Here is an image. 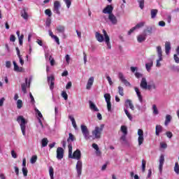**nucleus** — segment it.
<instances>
[{
	"label": "nucleus",
	"instance_id": "9",
	"mask_svg": "<svg viewBox=\"0 0 179 179\" xmlns=\"http://www.w3.org/2000/svg\"><path fill=\"white\" fill-rule=\"evenodd\" d=\"M157 53L159 59L157 60V66H161L160 61L163 60V51L162 50V46L157 47Z\"/></svg>",
	"mask_w": 179,
	"mask_h": 179
},
{
	"label": "nucleus",
	"instance_id": "3",
	"mask_svg": "<svg viewBox=\"0 0 179 179\" xmlns=\"http://www.w3.org/2000/svg\"><path fill=\"white\" fill-rule=\"evenodd\" d=\"M140 87L143 90H156L157 89V86H156V84L155 83H152L151 84L148 85V81L146 80V78H142Z\"/></svg>",
	"mask_w": 179,
	"mask_h": 179
},
{
	"label": "nucleus",
	"instance_id": "50",
	"mask_svg": "<svg viewBox=\"0 0 179 179\" xmlns=\"http://www.w3.org/2000/svg\"><path fill=\"white\" fill-rule=\"evenodd\" d=\"M43 118L38 117V127H41V129H44V124H43Z\"/></svg>",
	"mask_w": 179,
	"mask_h": 179
},
{
	"label": "nucleus",
	"instance_id": "30",
	"mask_svg": "<svg viewBox=\"0 0 179 179\" xmlns=\"http://www.w3.org/2000/svg\"><path fill=\"white\" fill-rule=\"evenodd\" d=\"M103 97H104L106 103L111 102V95H110V94H108V93L105 94L103 95Z\"/></svg>",
	"mask_w": 179,
	"mask_h": 179
},
{
	"label": "nucleus",
	"instance_id": "40",
	"mask_svg": "<svg viewBox=\"0 0 179 179\" xmlns=\"http://www.w3.org/2000/svg\"><path fill=\"white\" fill-rule=\"evenodd\" d=\"M71 141V142H73V141H75V136H73V134H72V133L69 134V138L67 139V142L69 143Z\"/></svg>",
	"mask_w": 179,
	"mask_h": 179
},
{
	"label": "nucleus",
	"instance_id": "44",
	"mask_svg": "<svg viewBox=\"0 0 179 179\" xmlns=\"http://www.w3.org/2000/svg\"><path fill=\"white\" fill-rule=\"evenodd\" d=\"M174 171L176 174H179V164H178V162L175 163Z\"/></svg>",
	"mask_w": 179,
	"mask_h": 179
},
{
	"label": "nucleus",
	"instance_id": "20",
	"mask_svg": "<svg viewBox=\"0 0 179 179\" xmlns=\"http://www.w3.org/2000/svg\"><path fill=\"white\" fill-rule=\"evenodd\" d=\"M163 132V127L162 125L158 124L155 127V135L157 136H160V134Z\"/></svg>",
	"mask_w": 179,
	"mask_h": 179
},
{
	"label": "nucleus",
	"instance_id": "62",
	"mask_svg": "<svg viewBox=\"0 0 179 179\" xmlns=\"http://www.w3.org/2000/svg\"><path fill=\"white\" fill-rule=\"evenodd\" d=\"M10 66H12V63L10 62V61H6V68H10Z\"/></svg>",
	"mask_w": 179,
	"mask_h": 179
},
{
	"label": "nucleus",
	"instance_id": "1",
	"mask_svg": "<svg viewBox=\"0 0 179 179\" xmlns=\"http://www.w3.org/2000/svg\"><path fill=\"white\" fill-rule=\"evenodd\" d=\"M68 148L69 159H75L76 160H78L76 165V170L77 171L78 177H80V176H82V169L83 167V163L80 160L82 152H80V150L77 149L72 155V143H69Z\"/></svg>",
	"mask_w": 179,
	"mask_h": 179
},
{
	"label": "nucleus",
	"instance_id": "6",
	"mask_svg": "<svg viewBox=\"0 0 179 179\" xmlns=\"http://www.w3.org/2000/svg\"><path fill=\"white\" fill-rule=\"evenodd\" d=\"M31 80H33L32 77H29V78H25V83H22L21 85V89L23 92L24 94H26L27 93V87H30V83H31Z\"/></svg>",
	"mask_w": 179,
	"mask_h": 179
},
{
	"label": "nucleus",
	"instance_id": "16",
	"mask_svg": "<svg viewBox=\"0 0 179 179\" xmlns=\"http://www.w3.org/2000/svg\"><path fill=\"white\" fill-rule=\"evenodd\" d=\"M27 12L28 10L26 8H22L21 10V17L24 18V20H29V13Z\"/></svg>",
	"mask_w": 179,
	"mask_h": 179
},
{
	"label": "nucleus",
	"instance_id": "63",
	"mask_svg": "<svg viewBox=\"0 0 179 179\" xmlns=\"http://www.w3.org/2000/svg\"><path fill=\"white\" fill-rule=\"evenodd\" d=\"M108 111L111 112V102H106Z\"/></svg>",
	"mask_w": 179,
	"mask_h": 179
},
{
	"label": "nucleus",
	"instance_id": "10",
	"mask_svg": "<svg viewBox=\"0 0 179 179\" xmlns=\"http://www.w3.org/2000/svg\"><path fill=\"white\" fill-rule=\"evenodd\" d=\"M102 32L103 33L104 36V41L108 48V50H111V43H110V36L107 34V31L105 29H103Z\"/></svg>",
	"mask_w": 179,
	"mask_h": 179
},
{
	"label": "nucleus",
	"instance_id": "17",
	"mask_svg": "<svg viewBox=\"0 0 179 179\" xmlns=\"http://www.w3.org/2000/svg\"><path fill=\"white\" fill-rule=\"evenodd\" d=\"M55 80V78L53 76H48V82L50 83V90H54V82Z\"/></svg>",
	"mask_w": 179,
	"mask_h": 179
},
{
	"label": "nucleus",
	"instance_id": "14",
	"mask_svg": "<svg viewBox=\"0 0 179 179\" xmlns=\"http://www.w3.org/2000/svg\"><path fill=\"white\" fill-rule=\"evenodd\" d=\"M118 76L120 80H121L122 83H124L125 86H131V83L128 82L127 79H125V77L124 76V74H122V73H119Z\"/></svg>",
	"mask_w": 179,
	"mask_h": 179
},
{
	"label": "nucleus",
	"instance_id": "36",
	"mask_svg": "<svg viewBox=\"0 0 179 179\" xmlns=\"http://www.w3.org/2000/svg\"><path fill=\"white\" fill-rule=\"evenodd\" d=\"M22 107H23V101L21 99H18L17 101V108H18V110H20Z\"/></svg>",
	"mask_w": 179,
	"mask_h": 179
},
{
	"label": "nucleus",
	"instance_id": "15",
	"mask_svg": "<svg viewBox=\"0 0 179 179\" xmlns=\"http://www.w3.org/2000/svg\"><path fill=\"white\" fill-rule=\"evenodd\" d=\"M164 164V155H161V156L159 157V170L160 174H162V173L163 171V165Z\"/></svg>",
	"mask_w": 179,
	"mask_h": 179
},
{
	"label": "nucleus",
	"instance_id": "28",
	"mask_svg": "<svg viewBox=\"0 0 179 179\" xmlns=\"http://www.w3.org/2000/svg\"><path fill=\"white\" fill-rule=\"evenodd\" d=\"M146 40V34H141L137 37L138 43H143Z\"/></svg>",
	"mask_w": 179,
	"mask_h": 179
},
{
	"label": "nucleus",
	"instance_id": "53",
	"mask_svg": "<svg viewBox=\"0 0 179 179\" xmlns=\"http://www.w3.org/2000/svg\"><path fill=\"white\" fill-rule=\"evenodd\" d=\"M118 92L120 96H124V88L122 87H118Z\"/></svg>",
	"mask_w": 179,
	"mask_h": 179
},
{
	"label": "nucleus",
	"instance_id": "41",
	"mask_svg": "<svg viewBox=\"0 0 179 179\" xmlns=\"http://www.w3.org/2000/svg\"><path fill=\"white\" fill-rule=\"evenodd\" d=\"M121 131L123 133V134L128 135V129L126 127V126H122Z\"/></svg>",
	"mask_w": 179,
	"mask_h": 179
},
{
	"label": "nucleus",
	"instance_id": "32",
	"mask_svg": "<svg viewBox=\"0 0 179 179\" xmlns=\"http://www.w3.org/2000/svg\"><path fill=\"white\" fill-rule=\"evenodd\" d=\"M55 120H59L61 118V113L58 111V108L55 106Z\"/></svg>",
	"mask_w": 179,
	"mask_h": 179
},
{
	"label": "nucleus",
	"instance_id": "54",
	"mask_svg": "<svg viewBox=\"0 0 179 179\" xmlns=\"http://www.w3.org/2000/svg\"><path fill=\"white\" fill-rule=\"evenodd\" d=\"M45 24H46V27H45L46 29L51 26V19L50 18H48L46 20Z\"/></svg>",
	"mask_w": 179,
	"mask_h": 179
},
{
	"label": "nucleus",
	"instance_id": "55",
	"mask_svg": "<svg viewBox=\"0 0 179 179\" xmlns=\"http://www.w3.org/2000/svg\"><path fill=\"white\" fill-rule=\"evenodd\" d=\"M22 173H23L24 177H27V173H29V171H27V168L22 167Z\"/></svg>",
	"mask_w": 179,
	"mask_h": 179
},
{
	"label": "nucleus",
	"instance_id": "45",
	"mask_svg": "<svg viewBox=\"0 0 179 179\" xmlns=\"http://www.w3.org/2000/svg\"><path fill=\"white\" fill-rule=\"evenodd\" d=\"M23 38H24V35L23 34H21L20 36L18 37L20 45H23Z\"/></svg>",
	"mask_w": 179,
	"mask_h": 179
},
{
	"label": "nucleus",
	"instance_id": "25",
	"mask_svg": "<svg viewBox=\"0 0 179 179\" xmlns=\"http://www.w3.org/2000/svg\"><path fill=\"white\" fill-rule=\"evenodd\" d=\"M89 104H90V110H92L93 111H96V112H98V111H99V108H97V106H96V104H94V103H93V101H89Z\"/></svg>",
	"mask_w": 179,
	"mask_h": 179
},
{
	"label": "nucleus",
	"instance_id": "46",
	"mask_svg": "<svg viewBox=\"0 0 179 179\" xmlns=\"http://www.w3.org/2000/svg\"><path fill=\"white\" fill-rule=\"evenodd\" d=\"M124 113L127 115V117L129 118V120L130 121H132V115H131V113H129V112L128 111V110L124 109Z\"/></svg>",
	"mask_w": 179,
	"mask_h": 179
},
{
	"label": "nucleus",
	"instance_id": "19",
	"mask_svg": "<svg viewBox=\"0 0 179 179\" xmlns=\"http://www.w3.org/2000/svg\"><path fill=\"white\" fill-rule=\"evenodd\" d=\"M55 30L59 34H65V27L64 25H58Z\"/></svg>",
	"mask_w": 179,
	"mask_h": 179
},
{
	"label": "nucleus",
	"instance_id": "47",
	"mask_svg": "<svg viewBox=\"0 0 179 179\" xmlns=\"http://www.w3.org/2000/svg\"><path fill=\"white\" fill-rule=\"evenodd\" d=\"M13 64L14 65V71H15L16 72H20V70L19 69V66L17 65L16 62L13 61Z\"/></svg>",
	"mask_w": 179,
	"mask_h": 179
},
{
	"label": "nucleus",
	"instance_id": "59",
	"mask_svg": "<svg viewBox=\"0 0 179 179\" xmlns=\"http://www.w3.org/2000/svg\"><path fill=\"white\" fill-rule=\"evenodd\" d=\"M62 96L64 97V100H68V94H66V92H62Z\"/></svg>",
	"mask_w": 179,
	"mask_h": 179
},
{
	"label": "nucleus",
	"instance_id": "57",
	"mask_svg": "<svg viewBox=\"0 0 179 179\" xmlns=\"http://www.w3.org/2000/svg\"><path fill=\"white\" fill-rule=\"evenodd\" d=\"M53 12L57 15H61V11H59V8H53Z\"/></svg>",
	"mask_w": 179,
	"mask_h": 179
},
{
	"label": "nucleus",
	"instance_id": "34",
	"mask_svg": "<svg viewBox=\"0 0 179 179\" xmlns=\"http://www.w3.org/2000/svg\"><path fill=\"white\" fill-rule=\"evenodd\" d=\"M157 9H152L151 10V18L152 19H155V17H156L157 15Z\"/></svg>",
	"mask_w": 179,
	"mask_h": 179
},
{
	"label": "nucleus",
	"instance_id": "31",
	"mask_svg": "<svg viewBox=\"0 0 179 179\" xmlns=\"http://www.w3.org/2000/svg\"><path fill=\"white\" fill-rule=\"evenodd\" d=\"M154 27L150 26L148 27L146 29L144 30V33H148V34H152L153 33Z\"/></svg>",
	"mask_w": 179,
	"mask_h": 179
},
{
	"label": "nucleus",
	"instance_id": "24",
	"mask_svg": "<svg viewBox=\"0 0 179 179\" xmlns=\"http://www.w3.org/2000/svg\"><path fill=\"white\" fill-rule=\"evenodd\" d=\"M95 37L99 43H103L104 41V36L99 32H96Z\"/></svg>",
	"mask_w": 179,
	"mask_h": 179
},
{
	"label": "nucleus",
	"instance_id": "23",
	"mask_svg": "<svg viewBox=\"0 0 179 179\" xmlns=\"http://www.w3.org/2000/svg\"><path fill=\"white\" fill-rule=\"evenodd\" d=\"M171 50V43L170 42H166L165 43V52L166 55H169L170 54V51Z\"/></svg>",
	"mask_w": 179,
	"mask_h": 179
},
{
	"label": "nucleus",
	"instance_id": "7",
	"mask_svg": "<svg viewBox=\"0 0 179 179\" xmlns=\"http://www.w3.org/2000/svg\"><path fill=\"white\" fill-rule=\"evenodd\" d=\"M81 132L86 141L92 138V136H90V133L89 131V129H87V127L85 124H81Z\"/></svg>",
	"mask_w": 179,
	"mask_h": 179
},
{
	"label": "nucleus",
	"instance_id": "58",
	"mask_svg": "<svg viewBox=\"0 0 179 179\" xmlns=\"http://www.w3.org/2000/svg\"><path fill=\"white\" fill-rule=\"evenodd\" d=\"M49 61H50L51 66H54V64L55 63V60H54V59H52V56L49 57Z\"/></svg>",
	"mask_w": 179,
	"mask_h": 179
},
{
	"label": "nucleus",
	"instance_id": "43",
	"mask_svg": "<svg viewBox=\"0 0 179 179\" xmlns=\"http://www.w3.org/2000/svg\"><path fill=\"white\" fill-rule=\"evenodd\" d=\"M29 99L31 100V103L33 106H36V100H34V96L31 94V92L29 93Z\"/></svg>",
	"mask_w": 179,
	"mask_h": 179
},
{
	"label": "nucleus",
	"instance_id": "21",
	"mask_svg": "<svg viewBox=\"0 0 179 179\" xmlns=\"http://www.w3.org/2000/svg\"><path fill=\"white\" fill-rule=\"evenodd\" d=\"M48 33H49V36H50V37L52 38H54V40L57 43V44L58 45H59V38H58V36L54 35V34L52 33V31H51V29L48 30Z\"/></svg>",
	"mask_w": 179,
	"mask_h": 179
},
{
	"label": "nucleus",
	"instance_id": "18",
	"mask_svg": "<svg viewBox=\"0 0 179 179\" xmlns=\"http://www.w3.org/2000/svg\"><path fill=\"white\" fill-rule=\"evenodd\" d=\"M94 83V77H90L87 81L86 89L87 90H90Z\"/></svg>",
	"mask_w": 179,
	"mask_h": 179
},
{
	"label": "nucleus",
	"instance_id": "27",
	"mask_svg": "<svg viewBox=\"0 0 179 179\" xmlns=\"http://www.w3.org/2000/svg\"><path fill=\"white\" fill-rule=\"evenodd\" d=\"M69 120L71 121V124L74 128V129L77 130L78 129V126L76 125V121H75V117H73L71 115L69 116Z\"/></svg>",
	"mask_w": 179,
	"mask_h": 179
},
{
	"label": "nucleus",
	"instance_id": "5",
	"mask_svg": "<svg viewBox=\"0 0 179 179\" xmlns=\"http://www.w3.org/2000/svg\"><path fill=\"white\" fill-rule=\"evenodd\" d=\"M104 129V124H101L100 127H96L94 130L92 131V136H94L95 139H100L101 138V132Z\"/></svg>",
	"mask_w": 179,
	"mask_h": 179
},
{
	"label": "nucleus",
	"instance_id": "52",
	"mask_svg": "<svg viewBox=\"0 0 179 179\" xmlns=\"http://www.w3.org/2000/svg\"><path fill=\"white\" fill-rule=\"evenodd\" d=\"M37 162V155H33L31 158V164H34Z\"/></svg>",
	"mask_w": 179,
	"mask_h": 179
},
{
	"label": "nucleus",
	"instance_id": "13",
	"mask_svg": "<svg viewBox=\"0 0 179 179\" xmlns=\"http://www.w3.org/2000/svg\"><path fill=\"white\" fill-rule=\"evenodd\" d=\"M57 160H62L64 159V148L59 147L57 149Z\"/></svg>",
	"mask_w": 179,
	"mask_h": 179
},
{
	"label": "nucleus",
	"instance_id": "56",
	"mask_svg": "<svg viewBox=\"0 0 179 179\" xmlns=\"http://www.w3.org/2000/svg\"><path fill=\"white\" fill-rule=\"evenodd\" d=\"M53 8H61V3L59 1H55L54 2V7Z\"/></svg>",
	"mask_w": 179,
	"mask_h": 179
},
{
	"label": "nucleus",
	"instance_id": "51",
	"mask_svg": "<svg viewBox=\"0 0 179 179\" xmlns=\"http://www.w3.org/2000/svg\"><path fill=\"white\" fill-rule=\"evenodd\" d=\"M45 14L49 17H51V16H52V12H51V10L50 9H46L45 10Z\"/></svg>",
	"mask_w": 179,
	"mask_h": 179
},
{
	"label": "nucleus",
	"instance_id": "39",
	"mask_svg": "<svg viewBox=\"0 0 179 179\" xmlns=\"http://www.w3.org/2000/svg\"><path fill=\"white\" fill-rule=\"evenodd\" d=\"M152 111L154 115H157L159 114V110H157V106L156 105L152 106Z\"/></svg>",
	"mask_w": 179,
	"mask_h": 179
},
{
	"label": "nucleus",
	"instance_id": "12",
	"mask_svg": "<svg viewBox=\"0 0 179 179\" xmlns=\"http://www.w3.org/2000/svg\"><path fill=\"white\" fill-rule=\"evenodd\" d=\"M138 145L141 146L142 143H143V141H145V138H143V130L139 129L138 130Z\"/></svg>",
	"mask_w": 179,
	"mask_h": 179
},
{
	"label": "nucleus",
	"instance_id": "49",
	"mask_svg": "<svg viewBox=\"0 0 179 179\" xmlns=\"http://www.w3.org/2000/svg\"><path fill=\"white\" fill-rule=\"evenodd\" d=\"M63 1L64 2H65L68 9H69V8H71V5H72V1L71 0H63Z\"/></svg>",
	"mask_w": 179,
	"mask_h": 179
},
{
	"label": "nucleus",
	"instance_id": "8",
	"mask_svg": "<svg viewBox=\"0 0 179 179\" xmlns=\"http://www.w3.org/2000/svg\"><path fill=\"white\" fill-rule=\"evenodd\" d=\"M105 20L106 23H108V24H110V23L111 24H113V26H115L118 23V20L114 14L108 15V19L105 17Z\"/></svg>",
	"mask_w": 179,
	"mask_h": 179
},
{
	"label": "nucleus",
	"instance_id": "4",
	"mask_svg": "<svg viewBox=\"0 0 179 179\" xmlns=\"http://www.w3.org/2000/svg\"><path fill=\"white\" fill-rule=\"evenodd\" d=\"M17 122L20 124L23 136L26 137V124H27V121L22 115H20L17 117Z\"/></svg>",
	"mask_w": 179,
	"mask_h": 179
},
{
	"label": "nucleus",
	"instance_id": "35",
	"mask_svg": "<svg viewBox=\"0 0 179 179\" xmlns=\"http://www.w3.org/2000/svg\"><path fill=\"white\" fill-rule=\"evenodd\" d=\"M49 174L50 179H54V168L52 166H50L49 168Z\"/></svg>",
	"mask_w": 179,
	"mask_h": 179
},
{
	"label": "nucleus",
	"instance_id": "38",
	"mask_svg": "<svg viewBox=\"0 0 179 179\" xmlns=\"http://www.w3.org/2000/svg\"><path fill=\"white\" fill-rule=\"evenodd\" d=\"M145 26V22H141L138 23L135 27V29H141V27H143Z\"/></svg>",
	"mask_w": 179,
	"mask_h": 179
},
{
	"label": "nucleus",
	"instance_id": "64",
	"mask_svg": "<svg viewBox=\"0 0 179 179\" xmlns=\"http://www.w3.org/2000/svg\"><path fill=\"white\" fill-rule=\"evenodd\" d=\"M173 58H174L175 62H176V64H179L178 55H174Z\"/></svg>",
	"mask_w": 179,
	"mask_h": 179
},
{
	"label": "nucleus",
	"instance_id": "29",
	"mask_svg": "<svg viewBox=\"0 0 179 179\" xmlns=\"http://www.w3.org/2000/svg\"><path fill=\"white\" fill-rule=\"evenodd\" d=\"M48 145V138H44L41 140V148H45Z\"/></svg>",
	"mask_w": 179,
	"mask_h": 179
},
{
	"label": "nucleus",
	"instance_id": "22",
	"mask_svg": "<svg viewBox=\"0 0 179 179\" xmlns=\"http://www.w3.org/2000/svg\"><path fill=\"white\" fill-rule=\"evenodd\" d=\"M125 106L126 107H129L132 111L135 110V106H134V103H132V101L131 99H127L125 101Z\"/></svg>",
	"mask_w": 179,
	"mask_h": 179
},
{
	"label": "nucleus",
	"instance_id": "60",
	"mask_svg": "<svg viewBox=\"0 0 179 179\" xmlns=\"http://www.w3.org/2000/svg\"><path fill=\"white\" fill-rule=\"evenodd\" d=\"M72 87V82L69 81L66 85V89L67 90H69V89H71Z\"/></svg>",
	"mask_w": 179,
	"mask_h": 179
},
{
	"label": "nucleus",
	"instance_id": "42",
	"mask_svg": "<svg viewBox=\"0 0 179 179\" xmlns=\"http://www.w3.org/2000/svg\"><path fill=\"white\" fill-rule=\"evenodd\" d=\"M139 8L143 9L145 8V0H138Z\"/></svg>",
	"mask_w": 179,
	"mask_h": 179
},
{
	"label": "nucleus",
	"instance_id": "26",
	"mask_svg": "<svg viewBox=\"0 0 179 179\" xmlns=\"http://www.w3.org/2000/svg\"><path fill=\"white\" fill-rule=\"evenodd\" d=\"M152 66H153V61L150 60L148 63L145 64V69L148 72H150V69H152Z\"/></svg>",
	"mask_w": 179,
	"mask_h": 179
},
{
	"label": "nucleus",
	"instance_id": "2",
	"mask_svg": "<svg viewBox=\"0 0 179 179\" xmlns=\"http://www.w3.org/2000/svg\"><path fill=\"white\" fill-rule=\"evenodd\" d=\"M134 90L141 104H142L141 106V105H136V108L138 111H141V113H145L146 111V103H143V98L142 97V94H141V91H139V88L138 87H135Z\"/></svg>",
	"mask_w": 179,
	"mask_h": 179
},
{
	"label": "nucleus",
	"instance_id": "11",
	"mask_svg": "<svg viewBox=\"0 0 179 179\" xmlns=\"http://www.w3.org/2000/svg\"><path fill=\"white\" fill-rule=\"evenodd\" d=\"M113 10H114V7L113 5H107L102 10L103 13L105 15H113Z\"/></svg>",
	"mask_w": 179,
	"mask_h": 179
},
{
	"label": "nucleus",
	"instance_id": "37",
	"mask_svg": "<svg viewBox=\"0 0 179 179\" xmlns=\"http://www.w3.org/2000/svg\"><path fill=\"white\" fill-rule=\"evenodd\" d=\"M34 111L36 113L38 118H42V120H44V117H43V114H41V112H40L37 108H34Z\"/></svg>",
	"mask_w": 179,
	"mask_h": 179
},
{
	"label": "nucleus",
	"instance_id": "33",
	"mask_svg": "<svg viewBox=\"0 0 179 179\" xmlns=\"http://www.w3.org/2000/svg\"><path fill=\"white\" fill-rule=\"evenodd\" d=\"M171 122V115H166V120H165V125L167 126L170 122Z\"/></svg>",
	"mask_w": 179,
	"mask_h": 179
},
{
	"label": "nucleus",
	"instance_id": "48",
	"mask_svg": "<svg viewBox=\"0 0 179 179\" xmlns=\"http://www.w3.org/2000/svg\"><path fill=\"white\" fill-rule=\"evenodd\" d=\"M141 166H142V171L143 173L145 172V170L146 169V161L145 159L142 160Z\"/></svg>",
	"mask_w": 179,
	"mask_h": 179
},
{
	"label": "nucleus",
	"instance_id": "61",
	"mask_svg": "<svg viewBox=\"0 0 179 179\" xmlns=\"http://www.w3.org/2000/svg\"><path fill=\"white\" fill-rule=\"evenodd\" d=\"M166 135L167 138H169V139H171V138H173V133H171V131H167L166 133Z\"/></svg>",
	"mask_w": 179,
	"mask_h": 179
}]
</instances>
